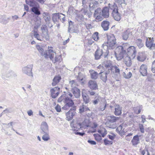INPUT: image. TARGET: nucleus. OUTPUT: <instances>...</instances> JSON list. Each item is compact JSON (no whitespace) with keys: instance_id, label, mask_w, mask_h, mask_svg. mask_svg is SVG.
Masks as SVG:
<instances>
[{"instance_id":"423d86ee","label":"nucleus","mask_w":155,"mask_h":155,"mask_svg":"<svg viewBox=\"0 0 155 155\" xmlns=\"http://www.w3.org/2000/svg\"><path fill=\"white\" fill-rule=\"evenodd\" d=\"M109 73L111 74L113 77L114 78L116 81H119L120 75V69L119 66H113L111 68L108 69Z\"/></svg>"},{"instance_id":"6ab92c4d","label":"nucleus","mask_w":155,"mask_h":155,"mask_svg":"<svg viewBox=\"0 0 155 155\" xmlns=\"http://www.w3.org/2000/svg\"><path fill=\"white\" fill-rule=\"evenodd\" d=\"M82 96L83 101L85 104L89 103L90 101V98L89 96L85 93V90L82 89Z\"/></svg>"},{"instance_id":"79ce46f5","label":"nucleus","mask_w":155,"mask_h":155,"mask_svg":"<svg viewBox=\"0 0 155 155\" xmlns=\"http://www.w3.org/2000/svg\"><path fill=\"white\" fill-rule=\"evenodd\" d=\"M136 43L139 48H141L143 46V44L141 39H138L136 41Z\"/></svg>"},{"instance_id":"a18cd8bd","label":"nucleus","mask_w":155,"mask_h":155,"mask_svg":"<svg viewBox=\"0 0 155 155\" xmlns=\"http://www.w3.org/2000/svg\"><path fill=\"white\" fill-rule=\"evenodd\" d=\"M70 84L71 86L73 88H77L76 87L78 86V84L74 80H72L71 81H70Z\"/></svg>"},{"instance_id":"8fccbe9b","label":"nucleus","mask_w":155,"mask_h":155,"mask_svg":"<svg viewBox=\"0 0 155 155\" xmlns=\"http://www.w3.org/2000/svg\"><path fill=\"white\" fill-rule=\"evenodd\" d=\"M66 96V95L65 94H63L61 95L58 99V102H61L62 101L64 102V101L65 100L67 97Z\"/></svg>"},{"instance_id":"c9c22d12","label":"nucleus","mask_w":155,"mask_h":155,"mask_svg":"<svg viewBox=\"0 0 155 155\" xmlns=\"http://www.w3.org/2000/svg\"><path fill=\"white\" fill-rule=\"evenodd\" d=\"M90 73L91 78L92 79H96L98 77V74L97 72L91 70L89 71Z\"/></svg>"},{"instance_id":"9b49d317","label":"nucleus","mask_w":155,"mask_h":155,"mask_svg":"<svg viewBox=\"0 0 155 155\" xmlns=\"http://www.w3.org/2000/svg\"><path fill=\"white\" fill-rule=\"evenodd\" d=\"M110 74L108 70L106 71L104 70V71L101 70V72L99 74V75L101 79L105 83L106 82L107 80V77Z\"/></svg>"},{"instance_id":"ea45409f","label":"nucleus","mask_w":155,"mask_h":155,"mask_svg":"<svg viewBox=\"0 0 155 155\" xmlns=\"http://www.w3.org/2000/svg\"><path fill=\"white\" fill-rule=\"evenodd\" d=\"M118 119V117L114 116H111L108 117V120L110 123H113L116 122Z\"/></svg>"},{"instance_id":"72a5a7b5","label":"nucleus","mask_w":155,"mask_h":155,"mask_svg":"<svg viewBox=\"0 0 155 155\" xmlns=\"http://www.w3.org/2000/svg\"><path fill=\"white\" fill-rule=\"evenodd\" d=\"M61 79L60 76H56L54 77L53 80L52 85L53 86H55L58 83Z\"/></svg>"},{"instance_id":"c03bdc74","label":"nucleus","mask_w":155,"mask_h":155,"mask_svg":"<svg viewBox=\"0 0 155 155\" xmlns=\"http://www.w3.org/2000/svg\"><path fill=\"white\" fill-rule=\"evenodd\" d=\"M142 108V105H139L136 108H134V110L135 113L137 114H139Z\"/></svg>"},{"instance_id":"7c9ffc66","label":"nucleus","mask_w":155,"mask_h":155,"mask_svg":"<svg viewBox=\"0 0 155 155\" xmlns=\"http://www.w3.org/2000/svg\"><path fill=\"white\" fill-rule=\"evenodd\" d=\"M40 6L38 5L32 8H31V11L33 12L35 15H38L41 14V12L39 10Z\"/></svg>"},{"instance_id":"cd10ccee","label":"nucleus","mask_w":155,"mask_h":155,"mask_svg":"<svg viewBox=\"0 0 155 155\" xmlns=\"http://www.w3.org/2000/svg\"><path fill=\"white\" fill-rule=\"evenodd\" d=\"M139 136L138 135L134 136L131 140V142L133 145H136L140 143V140Z\"/></svg>"},{"instance_id":"2eb2a0df","label":"nucleus","mask_w":155,"mask_h":155,"mask_svg":"<svg viewBox=\"0 0 155 155\" xmlns=\"http://www.w3.org/2000/svg\"><path fill=\"white\" fill-rule=\"evenodd\" d=\"M123 58V61L125 64L128 67H130L132 64L131 57V56L124 55Z\"/></svg>"},{"instance_id":"a19ab883","label":"nucleus","mask_w":155,"mask_h":155,"mask_svg":"<svg viewBox=\"0 0 155 155\" xmlns=\"http://www.w3.org/2000/svg\"><path fill=\"white\" fill-rule=\"evenodd\" d=\"M43 134L42 137V139L45 141H47L50 139V136L49 135V132L45 133L43 134Z\"/></svg>"},{"instance_id":"5fc2aeb1","label":"nucleus","mask_w":155,"mask_h":155,"mask_svg":"<svg viewBox=\"0 0 155 155\" xmlns=\"http://www.w3.org/2000/svg\"><path fill=\"white\" fill-rule=\"evenodd\" d=\"M115 2L118 3L119 5H120L122 6V5H125V3L124 0H115Z\"/></svg>"},{"instance_id":"aec40b11","label":"nucleus","mask_w":155,"mask_h":155,"mask_svg":"<svg viewBox=\"0 0 155 155\" xmlns=\"http://www.w3.org/2000/svg\"><path fill=\"white\" fill-rule=\"evenodd\" d=\"M153 38L152 39H151L150 38H149V39L147 38L146 42V46L150 49L154 47L155 46V43H153Z\"/></svg>"},{"instance_id":"37998d69","label":"nucleus","mask_w":155,"mask_h":155,"mask_svg":"<svg viewBox=\"0 0 155 155\" xmlns=\"http://www.w3.org/2000/svg\"><path fill=\"white\" fill-rule=\"evenodd\" d=\"M0 22L3 24H6L8 22V21L4 16H2L0 17Z\"/></svg>"},{"instance_id":"1a4fd4ad","label":"nucleus","mask_w":155,"mask_h":155,"mask_svg":"<svg viewBox=\"0 0 155 155\" xmlns=\"http://www.w3.org/2000/svg\"><path fill=\"white\" fill-rule=\"evenodd\" d=\"M2 76L4 78L15 77L17 76V74L14 72L8 70V69L5 70V68L2 71Z\"/></svg>"},{"instance_id":"dca6fc26","label":"nucleus","mask_w":155,"mask_h":155,"mask_svg":"<svg viewBox=\"0 0 155 155\" xmlns=\"http://www.w3.org/2000/svg\"><path fill=\"white\" fill-rule=\"evenodd\" d=\"M40 129L41 134L49 132L48 126L46 122L43 121L41 123Z\"/></svg>"},{"instance_id":"bb28decb","label":"nucleus","mask_w":155,"mask_h":155,"mask_svg":"<svg viewBox=\"0 0 155 155\" xmlns=\"http://www.w3.org/2000/svg\"><path fill=\"white\" fill-rule=\"evenodd\" d=\"M109 22L107 21H104L101 23V26L105 31H107L109 29Z\"/></svg>"},{"instance_id":"7ed1b4c3","label":"nucleus","mask_w":155,"mask_h":155,"mask_svg":"<svg viewBox=\"0 0 155 155\" xmlns=\"http://www.w3.org/2000/svg\"><path fill=\"white\" fill-rule=\"evenodd\" d=\"M51 48H53L51 47H48V51L47 52V54L45 56V58H49L54 63L60 61L61 58V55H56V52Z\"/></svg>"},{"instance_id":"49530a36","label":"nucleus","mask_w":155,"mask_h":155,"mask_svg":"<svg viewBox=\"0 0 155 155\" xmlns=\"http://www.w3.org/2000/svg\"><path fill=\"white\" fill-rule=\"evenodd\" d=\"M98 132L101 134L103 137H104L107 134V131L104 128L101 130H99Z\"/></svg>"},{"instance_id":"e2e57ef3","label":"nucleus","mask_w":155,"mask_h":155,"mask_svg":"<svg viewBox=\"0 0 155 155\" xmlns=\"http://www.w3.org/2000/svg\"><path fill=\"white\" fill-rule=\"evenodd\" d=\"M101 98V97H100L98 96L97 99H96L95 100H94L93 101V103L94 104H98V102L100 101Z\"/></svg>"},{"instance_id":"5701e85b","label":"nucleus","mask_w":155,"mask_h":155,"mask_svg":"<svg viewBox=\"0 0 155 155\" xmlns=\"http://www.w3.org/2000/svg\"><path fill=\"white\" fill-rule=\"evenodd\" d=\"M147 67L146 65L143 64L141 66L140 72L143 76H145L147 75Z\"/></svg>"},{"instance_id":"4c0bfd02","label":"nucleus","mask_w":155,"mask_h":155,"mask_svg":"<svg viewBox=\"0 0 155 155\" xmlns=\"http://www.w3.org/2000/svg\"><path fill=\"white\" fill-rule=\"evenodd\" d=\"M79 110L80 113H82L87 110H90L88 107L83 104L82 105L80 106Z\"/></svg>"},{"instance_id":"2f4dec72","label":"nucleus","mask_w":155,"mask_h":155,"mask_svg":"<svg viewBox=\"0 0 155 155\" xmlns=\"http://www.w3.org/2000/svg\"><path fill=\"white\" fill-rule=\"evenodd\" d=\"M61 17V16L59 15V13H55L53 15L52 20L54 23H58L59 19Z\"/></svg>"},{"instance_id":"6e6552de","label":"nucleus","mask_w":155,"mask_h":155,"mask_svg":"<svg viewBox=\"0 0 155 155\" xmlns=\"http://www.w3.org/2000/svg\"><path fill=\"white\" fill-rule=\"evenodd\" d=\"M33 64H28L22 68V71L23 73L27 74L29 76L33 77V73L32 72Z\"/></svg>"},{"instance_id":"9d476101","label":"nucleus","mask_w":155,"mask_h":155,"mask_svg":"<svg viewBox=\"0 0 155 155\" xmlns=\"http://www.w3.org/2000/svg\"><path fill=\"white\" fill-rule=\"evenodd\" d=\"M64 102L65 104L64 105L62 108L64 110H68L70 107H72L74 105V102L71 98L67 96Z\"/></svg>"},{"instance_id":"de8ad7c7","label":"nucleus","mask_w":155,"mask_h":155,"mask_svg":"<svg viewBox=\"0 0 155 155\" xmlns=\"http://www.w3.org/2000/svg\"><path fill=\"white\" fill-rule=\"evenodd\" d=\"M98 33L96 32L94 33L92 36V38L95 41H97L99 39V37L98 36Z\"/></svg>"},{"instance_id":"412c9836","label":"nucleus","mask_w":155,"mask_h":155,"mask_svg":"<svg viewBox=\"0 0 155 155\" xmlns=\"http://www.w3.org/2000/svg\"><path fill=\"white\" fill-rule=\"evenodd\" d=\"M89 7L90 11L97 8L98 3V2L94 0H90L89 2Z\"/></svg>"},{"instance_id":"58836bf2","label":"nucleus","mask_w":155,"mask_h":155,"mask_svg":"<svg viewBox=\"0 0 155 155\" xmlns=\"http://www.w3.org/2000/svg\"><path fill=\"white\" fill-rule=\"evenodd\" d=\"M84 78H85V76L84 74L81 72L78 73L77 79L80 81H81V82L82 84H84V82L83 81Z\"/></svg>"},{"instance_id":"f704fd0d","label":"nucleus","mask_w":155,"mask_h":155,"mask_svg":"<svg viewBox=\"0 0 155 155\" xmlns=\"http://www.w3.org/2000/svg\"><path fill=\"white\" fill-rule=\"evenodd\" d=\"M81 12L84 15L88 17L89 18H90L92 15V13L90 11H89L87 9L85 8L82 9Z\"/></svg>"},{"instance_id":"a878e982","label":"nucleus","mask_w":155,"mask_h":155,"mask_svg":"<svg viewBox=\"0 0 155 155\" xmlns=\"http://www.w3.org/2000/svg\"><path fill=\"white\" fill-rule=\"evenodd\" d=\"M103 65L105 68L104 70L106 71L108 69L110 70V68H111L113 66L112 64V62L110 61H105Z\"/></svg>"},{"instance_id":"ddd939ff","label":"nucleus","mask_w":155,"mask_h":155,"mask_svg":"<svg viewBox=\"0 0 155 155\" xmlns=\"http://www.w3.org/2000/svg\"><path fill=\"white\" fill-rule=\"evenodd\" d=\"M136 54V48L134 46H131L128 48L127 51V55L131 56L132 59H134Z\"/></svg>"},{"instance_id":"3c124183","label":"nucleus","mask_w":155,"mask_h":155,"mask_svg":"<svg viewBox=\"0 0 155 155\" xmlns=\"http://www.w3.org/2000/svg\"><path fill=\"white\" fill-rule=\"evenodd\" d=\"M94 136L95 140L98 141H100L102 140L101 136L98 134H94Z\"/></svg>"},{"instance_id":"0e129e2a","label":"nucleus","mask_w":155,"mask_h":155,"mask_svg":"<svg viewBox=\"0 0 155 155\" xmlns=\"http://www.w3.org/2000/svg\"><path fill=\"white\" fill-rule=\"evenodd\" d=\"M73 23L71 21L69 22V26L68 28V30L69 31L72 28V26Z\"/></svg>"},{"instance_id":"09e8293b","label":"nucleus","mask_w":155,"mask_h":155,"mask_svg":"<svg viewBox=\"0 0 155 155\" xmlns=\"http://www.w3.org/2000/svg\"><path fill=\"white\" fill-rule=\"evenodd\" d=\"M34 37L36 38L39 41H42V38H41L40 35L38 34L37 31H34Z\"/></svg>"},{"instance_id":"4d7b16f0","label":"nucleus","mask_w":155,"mask_h":155,"mask_svg":"<svg viewBox=\"0 0 155 155\" xmlns=\"http://www.w3.org/2000/svg\"><path fill=\"white\" fill-rule=\"evenodd\" d=\"M104 143L105 145H111L113 142L112 141L108 140L107 139H105L104 140Z\"/></svg>"},{"instance_id":"f8f14e48","label":"nucleus","mask_w":155,"mask_h":155,"mask_svg":"<svg viewBox=\"0 0 155 155\" xmlns=\"http://www.w3.org/2000/svg\"><path fill=\"white\" fill-rule=\"evenodd\" d=\"M76 107H73L70 109L69 111L66 113L67 120H70L73 118V116L75 115L76 113Z\"/></svg>"},{"instance_id":"6e6d98bb","label":"nucleus","mask_w":155,"mask_h":155,"mask_svg":"<svg viewBox=\"0 0 155 155\" xmlns=\"http://www.w3.org/2000/svg\"><path fill=\"white\" fill-rule=\"evenodd\" d=\"M41 29L42 31V33L48 32L47 27L45 25H43L41 28Z\"/></svg>"},{"instance_id":"c756f323","label":"nucleus","mask_w":155,"mask_h":155,"mask_svg":"<svg viewBox=\"0 0 155 155\" xmlns=\"http://www.w3.org/2000/svg\"><path fill=\"white\" fill-rule=\"evenodd\" d=\"M122 109L119 105H116L115 106L114 114L117 116H119L121 114Z\"/></svg>"},{"instance_id":"f3484780","label":"nucleus","mask_w":155,"mask_h":155,"mask_svg":"<svg viewBox=\"0 0 155 155\" xmlns=\"http://www.w3.org/2000/svg\"><path fill=\"white\" fill-rule=\"evenodd\" d=\"M60 88L58 87L52 88L50 90L51 97L53 98H56L59 94Z\"/></svg>"},{"instance_id":"f03ea898","label":"nucleus","mask_w":155,"mask_h":155,"mask_svg":"<svg viewBox=\"0 0 155 155\" xmlns=\"http://www.w3.org/2000/svg\"><path fill=\"white\" fill-rule=\"evenodd\" d=\"M107 43L103 44L102 46L104 47L105 49H106L108 51V49H113L115 47L116 44V39L113 34H110L107 36Z\"/></svg>"},{"instance_id":"b1692460","label":"nucleus","mask_w":155,"mask_h":155,"mask_svg":"<svg viewBox=\"0 0 155 155\" xmlns=\"http://www.w3.org/2000/svg\"><path fill=\"white\" fill-rule=\"evenodd\" d=\"M88 86L90 89L94 90H96L97 88L96 82L91 80H90L88 82Z\"/></svg>"},{"instance_id":"e433bc0d","label":"nucleus","mask_w":155,"mask_h":155,"mask_svg":"<svg viewBox=\"0 0 155 155\" xmlns=\"http://www.w3.org/2000/svg\"><path fill=\"white\" fill-rule=\"evenodd\" d=\"M43 16L45 22L47 23H49L51 19L49 14L47 12H44L43 14Z\"/></svg>"},{"instance_id":"bf43d9fd","label":"nucleus","mask_w":155,"mask_h":155,"mask_svg":"<svg viewBox=\"0 0 155 155\" xmlns=\"http://www.w3.org/2000/svg\"><path fill=\"white\" fill-rule=\"evenodd\" d=\"M123 124L120 125L116 129V130L117 131L119 132V133L120 132H122L123 130H122L123 128Z\"/></svg>"},{"instance_id":"774afa93","label":"nucleus","mask_w":155,"mask_h":155,"mask_svg":"<svg viewBox=\"0 0 155 155\" xmlns=\"http://www.w3.org/2000/svg\"><path fill=\"white\" fill-rule=\"evenodd\" d=\"M94 42L92 39H89L87 40V44L88 45H91Z\"/></svg>"},{"instance_id":"39448f33","label":"nucleus","mask_w":155,"mask_h":155,"mask_svg":"<svg viewBox=\"0 0 155 155\" xmlns=\"http://www.w3.org/2000/svg\"><path fill=\"white\" fill-rule=\"evenodd\" d=\"M87 122H88L87 120H85L81 124L78 121H75L73 120L71 124V126L72 127V130L78 131V130L81 128H83L85 127H88V123H86Z\"/></svg>"},{"instance_id":"603ef678","label":"nucleus","mask_w":155,"mask_h":155,"mask_svg":"<svg viewBox=\"0 0 155 155\" xmlns=\"http://www.w3.org/2000/svg\"><path fill=\"white\" fill-rule=\"evenodd\" d=\"M42 36L47 41L49 40V36L48 34V32H45V33H42Z\"/></svg>"},{"instance_id":"20e7f679","label":"nucleus","mask_w":155,"mask_h":155,"mask_svg":"<svg viewBox=\"0 0 155 155\" xmlns=\"http://www.w3.org/2000/svg\"><path fill=\"white\" fill-rule=\"evenodd\" d=\"M110 9L112 10V15L114 19L117 21H120L121 18V15L118 12V7L115 3L113 4H109Z\"/></svg>"},{"instance_id":"4be33fe9","label":"nucleus","mask_w":155,"mask_h":155,"mask_svg":"<svg viewBox=\"0 0 155 155\" xmlns=\"http://www.w3.org/2000/svg\"><path fill=\"white\" fill-rule=\"evenodd\" d=\"M102 16L105 18H107L109 16V8L105 7L102 10Z\"/></svg>"},{"instance_id":"f257e3e1","label":"nucleus","mask_w":155,"mask_h":155,"mask_svg":"<svg viewBox=\"0 0 155 155\" xmlns=\"http://www.w3.org/2000/svg\"><path fill=\"white\" fill-rule=\"evenodd\" d=\"M130 45L127 43H124L122 46H118L115 49L114 54L117 59L118 60H121L124 55L127 54V51L128 48L130 47Z\"/></svg>"},{"instance_id":"473e14b6","label":"nucleus","mask_w":155,"mask_h":155,"mask_svg":"<svg viewBox=\"0 0 155 155\" xmlns=\"http://www.w3.org/2000/svg\"><path fill=\"white\" fill-rule=\"evenodd\" d=\"M36 47L37 49L39 52L41 53V55L44 56V57L45 58V55L46 54V53L48 51V50L47 51H46L45 52H44V50L39 45H37L36 46Z\"/></svg>"},{"instance_id":"69168bd1","label":"nucleus","mask_w":155,"mask_h":155,"mask_svg":"<svg viewBox=\"0 0 155 155\" xmlns=\"http://www.w3.org/2000/svg\"><path fill=\"white\" fill-rule=\"evenodd\" d=\"M75 134L77 135H79L81 136H83L85 134L84 132H78L76 130V131H75L74 133Z\"/></svg>"},{"instance_id":"a211bd4d","label":"nucleus","mask_w":155,"mask_h":155,"mask_svg":"<svg viewBox=\"0 0 155 155\" xmlns=\"http://www.w3.org/2000/svg\"><path fill=\"white\" fill-rule=\"evenodd\" d=\"M132 35V31L131 29H128L123 31L122 34V37L123 40H127L130 35Z\"/></svg>"},{"instance_id":"864d4df0","label":"nucleus","mask_w":155,"mask_h":155,"mask_svg":"<svg viewBox=\"0 0 155 155\" xmlns=\"http://www.w3.org/2000/svg\"><path fill=\"white\" fill-rule=\"evenodd\" d=\"M132 73L131 72H129L128 74H126V73L124 72L123 73V75L124 77L126 78H130L132 76Z\"/></svg>"},{"instance_id":"052dcab7","label":"nucleus","mask_w":155,"mask_h":155,"mask_svg":"<svg viewBox=\"0 0 155 155\" xmlns=\"http://www.w3.org/2000/svg\"><path fill=\"white\" fill-rule=\"evenodd\" d=\"M78 20H82L84 19V16L83 15L81 14H78L77 16Z\"/></svg>"},{"instance_id":"13d9d810","label":"nucleus","mask_w":155,"mask_h":155,"mask_svg":"<svg viewBox=\"0 0 155 155\" xmlns=\"http://www.w3.org/2000/svg\"><path fill=\"white\" fill-rule=\"evenodd\" d=\"M137 59L138 61H143L146 59V57L145 56H141L140 55L137 57Z\"/></svg>"},{"instance_id":"393cba45","label":"nucleus","mask_w":155,"mask_h":155,"mask_svg":"<svg viewBox=\"0 0 155 155\" xmlns=\"http://www.w3.org/2000/svg\"><path fill=\"white\" fill-rule=\"evenodd\" d=\"M26 3L30 6L33 8V7H35L39 4L36 1L34 0H26Z\"/></svg>"},{"instance_id":"c85d7f7f","label":"nucleus","mask_w":155,"mask_h":155,"mask_svg":"<svg viewBox=\"0 0 155 155\" xmlns=\"http://www.w3.org/2000/svg\"><path fill=\"white\" fill-rule=\"evenodd\" d=\"M71 91L76 98H78L80 97V91L79 89L77 88H72Z\"/></svg>"},{"instance_id":"4468645a","label":"nucleus","mask_w":155,"mask_h":155,"mask_svg":"<svg viewBox=\"0 0 155 155\" xmlns=\"http://www.w3.org/2000/svg\"><path fill=\"white\" fill-rule=\"evenodd\" d=\"M94 16L97 20L99 21L102 20V9L100 8H98L96 9L94 14Z\"/></svg>"},{"instance_id":"338daca9","label":"nucleus","mask_w":155,"mask_h":155,"mask_svg":"<svg viewBox=\"0 0 155 155\" xmlns=\"http://www.w3.org/2000/svg\"><path fill=\"white\" fill-rule=\"evenodd\" d=\"M151 70L153 73H155V60L152 63Z\"/></svg>"},{"instance_id":"0eeeda50","label":"nucleus","mask_w":155,"mask_h":155,"mask_svg":"<svg viewBox=\"0 0 155 155\" xmlns=\"http://www.w3.org/2000/svg\"><path fill=\"white\" fill-rule=\"evenodd\" d=\"M101 49H97L95 53V58L96 60L99 59L102 56H104V58H106L108 54L109 51L102 46Z\"/></svg>"},{"instance_id":"680f3d73","label":"nucleus","mask_w":155,"mask_h":155,"mask_svg":"<svg viewBox=\"0 0 155 155\" xmlns=\"http://www.w3.org/2000/svg\"><path fill=\"white\" fill-rule=\"evenodd\" d=\"M139 125L140 132L142 133H144V130L143 125L141 124H139Z\"/></svg>"}]
</instances>
